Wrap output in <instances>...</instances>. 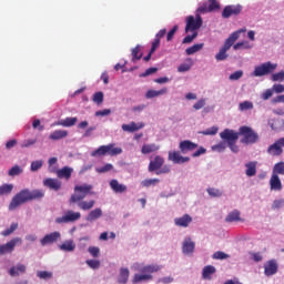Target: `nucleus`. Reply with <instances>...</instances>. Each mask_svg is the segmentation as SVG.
<instances>
[{"mask_svg": "<svg viewBox=\"0 0 284 284\" xmlns=\"http://www.w3.org/2000/svg\"><path fill=\"white\" fill-rule=\"evenodd\" d=\"M239 136H243L240 140V143H243V145H254V143H258V133L247 125L241 126L239 132L232 129H224L220 133V139L226 143L233 154H239V146L236 145Z\"/></svg>", "mask_w": 284, "mask_h": 284, "instance_id": "nucleus-1", "label": "nucleus"}, {"mask_svg": "<svg viewBox=\"0 0 284 284\" xmlns=\"http://www.w3.org/2000/svg\"><path fill=\"white\" fill-rule=\"evenodd\" d=\"M93 187L94 186L92 184L75 185L74 193L71 195L69 203H78V207L80 210H83L84 212L88 210H92L97 202L94 200H90L88 202L83 201V199H85L88 194H94V192H92Z\"/></svg>", "mask_w": 284, "mask_h": 284, "instance_id": "nucleus-2", "label": "nucleus"}, {"mask_svg": "<svg viewBox=\"0 0 284 284\" xmlns=\"http://www.w3.org/2000/svg\"><path fill=\"white\" fill-rule=\"evenodd\" d=\"M44 196L45 192H43V190L30 191L29 189H23L12 197L9 204V210H17V207H21V205L28 203L29 201H37L39 199H43Z\"/></svg>", "mask_w": 284, "mask_h": 284, "instance_id": "nucleus-3", "label": "nucleus"}, {"mask_svg": "<svg viewBox=\"0 0 284 284\" xmlns=\"http://www.w3.org/2000/svg\"><path fill=\"white\" fill-rule=\"evenodd\" d=\"M162 266L159 264H149V265H138L135 267V273L131 280V283L139 284V283H148L153 281L155 272H161Z\"/></svg>", "mask_w": 284, "mask_h": 284, "instance_id": "nucleus-4", "label": "nucleus"}, {"mask_svg": "<svg viewBox=\"0 0 284 284\" xmlns=\"http://www.w3.org/2000/svg\"><path fill=\"white\" fill-rule=\"evenodd\" d=\"M242 32H247V29H240L234 31L224 42V45L220 49L219 53L215 55L216 61H225L227 59V50L239 41Z\"/></svg>", "mask_w": 284, "mask_h": 284, "instance_id": "nucleus-5", "label": "nucleus"}, {"mask_svg": "<svg viewBox=\"0 0 284 284\" xmlns=\"http://www.w3.org/2000/svg\"><path fill=\"white\" fill-rule=\"evenodd\" d=\"M118 156V154H123V149L115 148L113 143L108 145H101L95 151L91 153V156Z\"/></svg>", "mask_w": 284, "mask_h": 284, "instance_id": "nucleus-6", "label": "nucleus"}, {"mask_svg": "<svg viewBox=\"0 0 284 284\" xmlns=\"http://www.w3.org/2000/svg\"><path fill=\"white\" fill-rule=\"evenodd\" d=\"M203 26V18L201 17V12H199V9L195 11L194 16H189L186 18V26H185V33L187 32H196V30H201Z\"/></svg>", "mask_w": 284, "mask_h": 284, "instance_id": "nucleus-7", "label": "nucleus"}, {"mask_svg": "<svg viewBox=\"0 0 284 284\" xmlns=\"http://www.w3.org/2000/svg\"><path fill=\"white\" fill-rule=\"evenodd\" d=\"M277 64H274L272 62H265L257 67H255L253 75L254 77H265L267 74H272L274 70H276Z\"/></svg>", "mask_w": 284, "mask_h": 284, "instance_id": "nucleus-8", "label": "nucleus"}, {"mask_svg": "<svg viewBox=\"0 0 284 284\" xmlns=\"http://www.w3.org/2000/svg\"><path fill=\"white\" fill-rule=\"evenodd\" d=\"M23 241L21 237H13L9 242L0 245V256H6V254H12L17 245H21Z\"/></svg>", "mask_w": 284, "mask_h": 284, "instance_id": "nucleus-9", "label": "nucleus"}, {"mask_svg": "<svg viewBox=\"0 0 284 284\" xmlns=\"http://www.w3.org/2000/svg\"><path fill=\"white\" fill-rule=\"evenodd\" d=\"M81 219V212H74L72 210L67 211L63 216L57 217L55 223L59 225L63 223H77Z\"/></svg>", "mask_w": 284, "mask_h": 284, "instance_id": "nucleus-10", "label": "nucleus"}, {"mask_svg": "<svg viewBox=\"0 0 284 284\" xmlns=\"http://www.w3.org/2000/svg\"><path fill=\"white\" fill-rule=\"evenodd\" d=\"M283 149H284V138H280L267 148L266 152L270 156H282Z\"/></svg>", "mask_w": 284, "mask_h": 284, "instance_id": "nucleus-11", "label": "nucleus"}, {"mask_svg": "<svg viewBox=\"0 0 284 284\" xmlns=\"http://www.w3.org/2000/svg\"><path fill=\"white\" fill-rule=\"evenodd\" d=\"M243 12V6L241 4H229L224 7L222 11L223 19H230V17H239Z\"/></svg>", "mask_w": 284, "mask_h": 284, "instance_id": "nucleus-12", "label": "nucleus"}, {"mask_svg": "<svg viewBox=\"0 0 284 284\" xmlns=\"http://www.w3.org/2000/svg\"><path fill=\"white\" fill-rule=\"evenodd\" d=\"M216 10H221V3L216 0H209L197 8V12L201 14H207V12H214Z\"/></svg>", "mask_w": 284, "mask_h": 284, "instance_id": "nucleus-13", "label": "nucleus"}, {"mask_svg": "<svg viewBox=\"0 0 284 284\" xmlns=\"http://www.w3.org/2000/svg\"><path fill=\"white\" fill-rule=\"evenodd\" d=\"M59 239H61V233L57 231L52 232L44 235L43 239L40 240V245H42V247H45V245H52L53 243H57Z\"/></svg>", "mask_w": 284, "mask_h": 284, "instance_id": "nucleus-14", "label": "nucleus"}, {"mask_svg": "<svg viewBox=\"0 0 284 284\" xmlns=\"http://www.w3.org/2000/svg\"><path fill=\"white\" fill-rule=\"evenodd\" d=\"M278 272V264L276 263V260H270L264 265V274L265 276H274Z\"/></svg>", "mask_w": 284, "mask_h": 284, "instance_id": "nucleus-15", "label": "nucleus"}, {"mask_svg": "<svg viewBox=\"0 0 284 284\" xmlns=\"http://www.w3.org/2000/svg\"><path fill=\"white\" fill-rule=\"evenodd\" d=\"M169 161H172L175 164H182L190 162V158L185 156L183 158L181 155V152L179 151H170L169 152Z\"/></svg>", "mask_w": 284, "mask_h": 284, "instance_id": "nucleus-16", "label": "nucleus"}, {"mask_svg": "<svg viewBox=\"0 0 284 284\" xmlns=\"http://www.w3.org/2000/svg\"><path fill=\"white\" fill-rule=\"evenodd\" d=\"M163 163L165 160L163 156L156 155L150 163H149V172H159L161 168H163Z\"/></svg>", "mask_w": 284, "mask_h": 284, "instance_id": "nucleus-17", "label": "nucleus"}, {"mask_svg": "<svg viewBox=\"0 0 284 284\" xmlns=\"http://www.w3.org/2000/svg\"><path fill=\"white\" fill-rule=\"evenodd\" d=\"M270 187L274 192H281L283 190V182H281V178L276 173H272L271 175Z\"/></svg>", "mask_w": 284, "mask_h": 284, "instance_id": "nucleus-18", "label": "nucleus"}, {"mask_svg": "<svg viewBox=\"0 0 284 284\" xmlns=\"http://www.w3.org/2000/svg\"><path fill=\"white\" fill-rule=\"evenodd\" d=\"M196 148H199V144L190 140H184L180 142V152H182V154H187V152H193V150H196Z\"/></svg>", "mask_w": 284, "mask_h": 284, "instance_id": "nucleus-19", "label": "nucleus"}, {"mask_svg": "<svg viewBox=\"0 0 284 284\" xmlns=\"http://www.w3.org/2000/svg\"><path fill=\"white\" fill-rule=\"evenodd\" d=\"M72 172H74V169L70 166H63L62 169L55 171V174L58 179H65V181H70V179L72 178Z\"/></svg>", "mask_w": 284, "mask_h": 284, "instance_id": "nucleus-20", "label": "nucleus"}, {"mask_svg": "<svg viewBox=\"0 0 284 284\" xmlns=\"http://www.w3.org/2000/svg\"><path fill=\"white\" fill-rule=\"evenodd\" d=\"M110 187L115 194H123L128 192V186L125 184L119 183V180H111Z\"/></svg>", "mask_w": 284, "mask_h": 284, "instance_id": "nucleus-21", "label": "nucleus"}, {"mask_svg": "<svg viewBox=\"0 0 284 284\" xmlns=\"http://www.w3.org/2000/svg\"><path fill=\"white\" fill-rule=\"evenodd\" d=\"M145 124L143 122H131L129 124H122L123 132H139V130H143Z\"/></svg>", "mask_w": 284, "mask_h": 284, "instance_id": "nucleus-22", "label": "nucleus"}, {"mask_svg": "<svg viewBox=\"0 0 284 284\" xmlns=\"http://www.w3.org/2000/svg\"><path fill=\"white\" fill-rule=\"evenodd\" d=\"M43 185L45 187H49L50 190H54L55 192H59L61 190V181L58 179L48 178L43 181Z\"/></svg>", "mask_w": 284, "mask_h": 284, "instance_id": "nucleus-23", "label": "nucleus"}, {"mask_svg": "<svg viewBox=\"0 0 284 284\" xmlns=\"http://www.w3.org/2000/svg\"><path fill=\"white\" fill-rule=\"evenodd\" d=\"M174 223L178 227H190V223H192V217L190 214H184L181 217H175Z\"/></svg>", "mask_w": 284, "mask_h": 284, "instance_id": "nucleus-24", "label": "nucleus"}, {"mask_svg": "<svg viewBox=\"0 0 284 284\" xmlns=\"http://www.w3.org/2000/svg\"><path fill=\"white\" fill-rule=\"evenodd\" d=\"M196 244L192 241V239H185L182 245L183 254H194V247Z\"/></svg>", "mask_w": 284, "mask_h": 284, "instance_id": "nucleus-25", "label": "nucleus"}, {"mask_svg": "<svg viewBox=\"0 0 284 284\" xmlns=\"http://www.w3.org/2000/svg\"><path fill=\"white\" fill-rule=\"evenodd\" d=\"M130 281V270L128 267H121L118 276L119 284H128Z\"/></svg>", "mask_w": 284, "mask_h": 284, "instance_id": "nucleus-26", "label": "nucleus"}, {"mask_svg": "<svg viewBox=\"0 0 284 284\" xmlns=\"http://www.w3.org/2000/svg\"><path fill=\"white\" fill-rule=\"evenodd\" d=\"M79 119L78 118H65L55 122V125H61L62 128H72L77 125Z\"/></svg>", "mask_w": 284, "mask_h": 284, "instance_id": "nucleus-27", "label": "nucleus"}, {"mask_svg": "<svg viewBox=\"0 0 284 284\" xmlns=\"http://www.w3.org/2000/svg\"><path fill=\"white\" fill-rule=\"evenodd\" d=\"M26 265L24 264H17L9 270L10 276H20V274H26Z\"/></svg>", "mask_w": 284, "mask_h": 284, "instance_id": "nucleus-28", "label": "nucleus"}, {"mask_svg": "<svg viewBox=\"0 0 284 284\" xmlns=\"http://www.w3.org/2000/svg\"><path fill=\"white\" fill-rule=\"evenodd\" d=\"M65 136H68L67 130H55L49 135V139L51 141H60V139H65Z\"/></svg>", "mask_w": 284, "mask_h": 284, "instance_id": "nucleus-29", "label": "nucleus"}, {"mask_svg": "<svg viewBox=\"0 0 284 284\" xmlns=\"http://www.w3.org/2000/svg\"><path fill=\"white\" fill-rule=\"evenodd\" d=\"M59 248L62 252H74V250H77V244H74V241L72 240H68L64 243H62Z\"/></svg>", "mask_w": 284, "mask_h": 284, "instance_id": "nucleus-30", "label": "nucleus"}, {"mask_svg": "<svg viewBox=\"0 0 284 284\" xmlns=\"http://www.w3.org/2000/svg\"><path fill=\"white\" fill-rule=\"evenodd\" d=\"M103 216V211L101 209H95L92 210L88 216H87V221H89L90 223H92L93 221H97L98 219H101Z\"/></svg>", "mask_w": 284, "mask_h": 284, "instance_id": "nucleus-31", "label": "nucleus"}, {"mask_svg": "<svg viewBox=\"0 0 284 284\" xmlns=\"http://www.w3.org/2000/svg\"><path fill=\"white\" fill-rule=\"evenodd\" d=\"M163 94H168V88H163L159 91L156 90H149L146 93H145V98L146 99H154L156 97H162Z\"/></svg>", "mask_w": 284, "mask_h": 284, "instance_id": "nucleus-32", "label": "nucleus"}, {"mask_svg": "<svg viewBox=\"0 0 284 284\" xmlns=\"http://www.w3.org/2000/svg\"><path fill=\"white\" fill-rule=\"evenodd\" d=\"M226 223H236L241 221V212L239 210H234L231 213L227 214L225 217Z\"/></svg>", "mask_w": 284, "mask_h": 284, "instance_id": "nucleus-33", "label": "nucleus"}, {"mask_svg": "<svg viewBox=\"0 0 284 284\" xmlns=\"http://www.w3.org/2000/svg\"><path fill=\"white\" fill-rule=\"evenodd\" d=\"M131 55H132V62L136 63V61H141V59H143V53L141 52V45H136L135 48L132 49L131 51Z\"/></svg>", "mask_w": 284, "mask_h": 284, "instance_id": "nucleus-34", "label": "nucleus"}, {"mask_svg": "<svg viewBox=\"0 0 284 284\" xmlns=\"http://www.w3.org/2000/svg\"><path fill=\"white\" fill-rule=\"evenodd\" d=\"M212 274H216V267H214L213 265L204 266L202 277L204 280H210L212 278Z\"/></svg>", "mask_w": 284, "mask_h": 284, "instance_id": "nucleus-35", "label": "nucleus"}, {"mask_svg": "<svg viewBox=\"0 0 284 284\" xmlns=\"http://www.w3.org/2000/svg\"><path fill=\"white\" fill-rule=\"evenodd\" d=\"M246 176H256V162H248L245 164Z\"/></svg>", "mask_w": 284, "mask_h": 284, "instance_id": "nucleus-36", "label": "nucleus"}, {"mask_svg": "<svg viewBox=\"0 0 284 284\" xmlns=\"http://www.w3.org/2000/svg\"><path fill=\"white\" fill-rule=\"evenodd\" d=\"M204 43L193 44L192 47H189L185 52L190 57L192 54H196V52H201L203 50Z\"/></svg>", "mask_w": 284, "mask_h": 284, "instance_id": "nucleus-37", "label": "nucleus"}, {"mask_svg": "<svg viewBox=\"0 0 284 284\" xmlns=\"http://www.w3.org/2000/svg\"><path fill=\"white\" fill-rule=\"evenodd\" d=\"M159 151V145L156 144H143L141 152L143 154H152V152Z\"/></svg>", "mask_w": 284, "mask_h": 284, "instance_id": "nucleus-38", "label": "nucleus"}, {"mask_svg": "<svg viewBox=\"0 0 284 284\" xmlns=\"http://www.w3.org/2000/svg\"><path fill=\"white\" fill-rule=\"evenodd\" d=\"M19 229V223L13 222L11 223L9 229H6L4 231L1 232V236H10V234H14L17 230Z\"/></svg>", "mask_w": 284, "mask_h": 284, "instance_id": "nucleus-39", "label": "nucleus"}, {"mask_svg": "<svg viewBox=\"0 0 284 284\" xmlns=\"http://www.w3.org/2000/svg\"><path fill=\"white\" fill-rule=\"evenodd\" d=\"M12 190H14V185L12 184H3L0 186V196H6L8 194L12 193Z\"/></svg>", "mask_w": 284, "mask_h": 284, "instance_id": "nucleus-40", "label": "nucleus"}, {"mask_svg": "<svg viewBox=\"0 0 284 284\" xmlns=\"http://www.w3.org/2000/svg\"><path fill=\"white\" fill-rule=\"evenodd\" d=\"M273 174H277V176H278V174H282L284 176V162L283 161L274 164Z\"/></svg>", "mask_w": 284, "mask_h": 284, "instance_id": "nucleus-41", "label": "nucleus"}, {"mask_svg": "<svg viewBox=\"0 0 284 284\" xmlns=\"http://www.w3.org/2000/svg\"><path fill=\"white\" fill-rule=\"evenodd\" d=\"M242 48L244 50H252V45L250 44L248 41L237 42L233 45V50H241Z\"/></svg>", "mask_w": 284, "mask_h": 284, "instance_id": "nucleus-42", "label": "nucleus"}, {"mask_svg": "<svg viewBox=\"0 0 284 284\" xmlns=\"http://www.w3.org/2000/svg\"><path fill=\"white\" fill-rule=\"evenodd\" d=\"M161 183L159 179H146L141 182L142 187H151V185H156Z\"/></svg>", "mask_w": 284, "mask_h": 284, "instance_id": "nucleus-43", "label": "nucleus"}, {"mask_svg": "<svg viewBox=\"0 0 284 284\" xmlns=\"http://www.w3.org/2000/svg\"><path fill=\"white\" fill-rule=\"evenodd\" d=\"M207 194L214 199H219L221 196H223V191L219 190V189H214V187H209L206 190Z\"/></svg>", "mask_w": 284, "mask_h": 284, "instance_id": "nucleus-44", "label": "nucleus"}, {"mask_svg": "<svg viewBox=\"0 0 284 284\" xmlns=\"http://www.w3.org/2000/svg\"><path fill=\"white\" fill-rule=\"evenodd\" d=\"M239 110L245 112V110H254V103L250 101H244L239 104Z\"/></svg>", "mask_w": 284, "mask_h": 284, "instance_id": "nucleus-45", "label": "nucleus"}, {"mask_svg": "<svg viewBox=\"0 0 284 284\" xmlns=\"http://www.w3.org/2000/svg\"><path fill=\"white\" fill-rule=\"evenodd\" d=\"M219 133V126H212L201 132L204 136H214Z\"/></svg>", "mask_w": 284, "mask_h": 284, "instance_id": "nucleus-46", "label": "nucleus"}, {"mask_svg": "<svg viewBox=\"0 0 284 284\" xmlns=\"http://www.w3.org/2000/svg\"><path fill=\"white\" fill-rule=\"evenodd\" d=\"M85 263L91 270H99L101 267V261L99 260H87Z\"/></svg>", "mask_w": 284, "mask_h": 284, "instance_id": "nucleus-47", "label": "nucleus"}, {"mask_svg": "<svg viewBox=\"0 0 284 284\" xmlns=\"http://www.w3.org/2000/svg\"><path fill=\"white\" fill-rule=\"evenodd\" d=\"M112 170H114V165L105 164L102 168H97L95 172H98V174H105V172H112Z\"/></svg>", "mask_w": 284, "mask_h": 284, "instance_id": "nucleus-48", "label": "nucleus"}, {"mask_svg": "<svg viewBox=\"0 0 284 284\" xmlns=\"http://www.w3.org/2000/svg\"><path fill=\"white\" fill-rule=\"evenodd\" d=\"M88 252L93 258H99L101 255V248H99V246H89Z\"/></svg>", "mask_w": 284, "mask_h": 284, "instance_id": "nucleus-49", "label": "nucleus"}, {"mask_svg": "<svg viewBox=\"0 0 284 284\" xmlns=\"http://www.w3.org/2000/svg\"><path fill=\"white\" fill-rule=\"evenodd\" d=\"M37 276H38V278H42L43 281H48L49 278H52V272L38 271Z\"/></svg>", "mask_w": 284, "mask_h": 284, "instance_id": "nucleus-50", "label": "nucleus"}, {"mask_svg": "<svg viewBox=\"0 0 284 284\" xmlns=\"http://www.w3.org/2000/svg\"><path fill=\"white\" fill-rule=\"evenodd\" d=\"M22 172L23 169H21V166L14 165L9 170L8 174L9 176H19V174H21Z\"/></svg>", "mask_w": 284, "mask_h": 284, "instance_id": "nucleus-51", "label": "nucleus"}, {"mask_svg": "<svg viewBox=\"0 0 284 284\" xmlns=\"http://www.w3.org/2000/svg\"><path fill=\"white\" fill-rule=\"evenodd\" d=\"M213 258L215 261H225V258H230V255L224 253L223 251H217L213 254Z\"/></svg>", "mask_w": 284, "mask_h": 284, "instance_id": "nucleus-52", "label": "nucleus"}, {"mask_svg": "<svg viewBox=\"0 0 284 284\" xmlns=\"http://www.w3.org/2000/svg\"><path fill=\"white\" fill-rule=\"evenodd\" d=\"M42 168H43L42 160L31 162V168H30L31 172H38V170H41Z\"/></svg>", "mask_w": 284, "mask_h": 284, "instance_id": "nucleus-53", "label": "nucleus"}, {"mask_svg": "<svg viewBox=\"0 0 284 284\" xmlns=\"http://www.w3.org/2000/svg\"><path fill=\"white\" fill-rule=\"evenodd\" d=\"M92 101H93V103L101 105V103H103V92H101V91L95 92L93 94Z\"/></svg>", "mask_w": 284, "mask_h": 284, "instance_id": "nucleus-54", "label": "nucleus"}, {"mask_svg": "<svg viewBox=\"0 0 284 284\" xmlns=\"http://www.w3.org/2000/svg\"><path fill=\"white\" fill-rule=\"evenodd\" d=\"M196 37H199V31H193L191 36L184 37V39L182 40V43L184 44L192 43V41H194Z\"/></svg>", "mask_w": 284, "mask_h": 284, "instance_id": "nucleus-55", "label": "nucleus"}, {"mask_svg": "<svg viewBox=\"0 0 284 284\" xmlns=\"http://www.w3.org/2000/svg\"><path fill=\"white\" fill-rule=\"evenodd\" d=\"M155 72H159V68H149L145 70V72L140 74L141 79H144L145 77H150L151 74H155Z\"/></svg>", "mask_w": 284, "mask_h": 284, "instance_id": "nucleus-56", "label": "nucleus"}, {"mask_svg": "<svg viewBox=\"0 0 284 284\" xmlns=\"http://www.w3.org/2000/svg\"><path fill=\"white\" fill-rule=\"evenodd\" d=\"M243 77V71L242 70H239V71H235L233 72L229 79L230 81H239V79H241Z\"/></svg>", "mask_w": 284, "mask_h": 284, "instance_id": "nucleus-57", "label": "nucleus"}, {"mask_svg": "<svg viewBox=\"0 0 284 284\" xmlns=\"http://www.w3.org/2000/svg\"><path fill=\"white\" fill-rule=\"evenodd\" d=\"M179 30V26H174L166 34V41H172L174 39V34H176Z\"/></svg>", "mask_w": 284, "mask_h": 284, "instance_id": "nucleus-58", "label": "nucleus"}, {"mask_svg": "<svg viewBox=\"0 0 284 284\" xmlns=\"http://www.w3.org/2000/svg\"><path fill=\"white\" fill-rule=\"evenodd\" d=\"M273 95H274V90L267 89L266 91H264L262 93V99H263V101H267L268 99H272Z\"/></svg>", "mask_w": 284, "mask_h": 284, "instance_id": "nucleus-59", "label": "nucleus"}, {"mask_svg": "<svg viewBox=\"0 0 284 284\" xmlns=\"http://www.w3.org/2000/svg\"><path fill=\"white\" fill-rule=\"evenodd\" d=\"M284 207V200H275L272 204V210H281Z\"/></svg>", "mask_w": 284, "mask_h": 284, "instance_id": "nucleus-60", "label": "nucleus"}, {"mask_svg": "<svg viewBox=\"0 0 284 284\" xmlns=\"http://www.w3.org/2000/svg\"><path fill=\"white\" fill-rule=\"evenodd\" d=\"M272 81H280V82L284 81V71H280L277 73H274L272 75Z\"/></svg>", "mask_w": 284, "mask_h": 284, "instance_id": "nucleus-61", "label": "nucleus"}, {"mask_svg": "<svg viewBox=\"0 0 284 284\" xmlns=\"http://www.w3.org/2000/svg\"><path fill=\"white\" fill-rule=\"evenodd\" d=\"M272 89H273V92H275V94H283L284 84H274Z\"/></svg>", "mask_w": 284, "mask_h": 284, "instance_id": "nucleus-62", "label": "nucleus"}, {"mask_svg": "<svg viewBox=\"0 0 284 284\" xmlns=\"http://www.w3.org/2000/svg\"><path fill=\"white\" fill-rule=\"evenodd\" d=\"M109 114H112V110L110 109H104L95 112V116H109Z\"/></svg>", "mask_w": 284, "mask_h": 284, "instance_id": "nucleus-63", "label": "nucleus"}, {"mask_svg": "<svg viewBox=\"0 0 284 284\" xmlns=\"http://www.w3.org/2000/svg\"><path fill=\"white\" fill-rule=\"evenodd\" d=\"M192 68V65L187 63H182L178 68V72H189V70Z\"/></svg>", "mask_w": 284, "mask_h": 284, "instance_id": "nucleus-64", "label": "nucleus"}]
</instances>
